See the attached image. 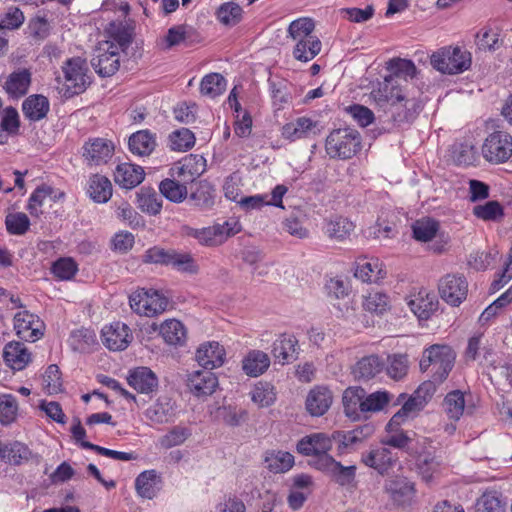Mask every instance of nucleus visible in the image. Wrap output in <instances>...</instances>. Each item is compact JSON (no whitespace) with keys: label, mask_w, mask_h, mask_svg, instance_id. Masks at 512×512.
<instances>
[{"label":"nucleus","mask_w":512,"mask_h":512,"mask_svg":"<svg viewBox=\"0 0 512 512\" xmlns=\"http://www.w3.org/2000/svg\"><path fill=\"white\" fill-rule=\"evenodd\" d=\"M287 37L294 42L292 55L295 60L307 63L322 50V43L315 34V22L308 17L293 20L287 28Z\"/></svg>","instance_id":"obj_1"},{"label":"nucleus","mask_w":512,"mask_h":512,"mask_svg":"<svg viewBox=\"0 0 512 512\" xmlns=\"http://www.w3.org/2000/svg\"><path fill=\"white\" fill-rule=\"evenodd\" d=\"M455 358L449 345L434 344L423 351L419 366L422 372L429 371L434 381L442 383L452 370Z\"/></svg>","instance_id":"obj_2"},{"label":"nucleus","mask_w":512,"mask_h":512,"mask_svg":"<svg viewBox=\"0 0 512 512\" xmlns=\"http://www.w3.org/2000/svg\"><path fill=\"white\" fill-rule=\"evenodd\" d=\"M431 66L438 72L447 75H456L465 72L471 67V53L459 46H444L430 56Z\"/></svg>","instance_id":"obj_3"},{"label":"nucleus","mask_w":512,"mask_h":512,"mask_svg":"<svg viewBox=\"0 0 512 512\" xmlns=\"http://www.w3.org/2000/svg\"><path fill=\"white\" fill-rule=\"evenodd\" d=\"M325 150L330 158L351 159L361 150V135L351 128L335 129L326 138Z\"/></svg>","instance_id":"obj_4"},{"label":"nucleus","mask_w":512,"mask_h":512,"mask_svg":"<svg viewBox=\"0 0 512 512\" xmlns=\"http://www.w3.org/2000/svg\"><path fill=\"white\" fill-rule=\"evenodd\" d=\"M481 153L491 164H502L512 157V135L506 131L496 130L485 138Z\"/></svg>","instance_id":"obj_5"},{"label":"nucleus","mask_w":512,"mask_h":512,"mask_svg":"<svg viewBox=\"0 0 512 512\" xmlns=\"http://www.w3.org/2000/svg\"><path fill=\"white\" fill-rule=\"evenodd\" d=\"M168 299L158 291L141 289L130 296V307L139 315L154 317L166 310Z\"/></svg>","instance_id":"obj_6"},{"label":"nucleus","mask_w":512,"mask_h":512,"mask_svg":"<svg viewBox=\"0 0 512 512\" xmlns=\"http://www.w3.org/2000/svg\"><path fill=\"white\" fill-rule=\"evenodd\" d=\"M240 230L241 225L237 221H225L223 224L193 229L189 235L196 238L202 245L217 246L222 244L228 237L240 232Z\"/></svg>","instance_id":"obj_7"},{"label":"nucleus","mask_w":512,"mask_h":512,"mask_svg":"<svg viewBox=\"0 0 512 512\" xmlns=\"http://www.w3.org/2000/svg\"><path fill=\"white\" fill-rule=\"evenodd\" d=\"M91 65L95 72L101 77L114 75L120 67L118 48L110 41L100 44L95 49Z\"/></svg>","instance_id":"obj_8"},{"label":"nucleus","mask_w":512,"mask_h":512,"mask_svg":"<svg viewBox=\"0 0 512 512\" xmlns=\"http://www.w3.org/2000/svg\"><path fill=\"white\" fill-rule=\"evenodd\" d=\"M332 434L313 433L303 437L297 443V451L305 456H313L309 464L316 469V462L324 456H331L329 451L332 449Z\"/></svg>","instance_id":"obj_9"},{"label":"nucleus","mask_w":512,"mask_h":512,"mask_svg":"<svg viewBox=\"0 0 512 512\" xmlns=\"http://www.w3.org/2000/svg\"><path fill=\"white\" fill-rule=\"evenodd\" d=\"M68 89H73V94H79L86 90L91 83L88 75L89 68L85 59L73 57L68 59L62 67Z\"/></svg>","instance_id":"obj_10"},{"label":"nucleus","mask_w":512,"mask_h":512,"mask_svg":"<svg viewBox=\"0 0 512 512\" xmlns=\"http://www.w3.org/2000/svg\"><path fill=\"white\" fill-rule=\"evenodd\" d=\"M441 298L451 306H459L467 297L468 283L464 276L447 274L439 281Z\"/></svg>","instance_id":"obj_11"},{"label":"nucleus","mask_w":512,"mask_h":512,"mask_svg":"<svg viewBox=\"0 0 512 512\" xmlns=\"http://www.w3.org/2000/svg\"><path fill=\"white\" fill-rule=\"evenodd\" d=\"M316 469L326 474L332 481L340 486H349L355 481L356 466H344L332 456H324V458L316 462Z\"/></svg>","instance_id":"obj_12"},{"label":"nucleus","mask_w":512,"mask_h":512,"mask_svg":"<svg viewBox=\"0 0 512 512\" xmlns=\"http://www.w3.org/2000/svg\"><path fill=\"white\" fill-rule=\"evenodd\" d=\"M321 133L318 121L302 116L284 124L281 128V136L291 142L310 139Z\"/></svg>","instance_id":"obj_13"},{"label":"nucleus","mask_w":512,"mask_h":512,"mask_svg":"<svg viewBox=\"0 0 512 512\" xmlns=\"http://www.w3.org/2000/svg\"><path fill=\"white\" fill-rule=\"evenodd\" d=\"M114 144L104 138L89 139L83 145V158L87 165L99 166L106 164L113 156Z\"/></svg>","instance_id":"obj_14"},{"label":"nucleus","mask_w":512,"mask_h":512,"mask_svg":"<svg viewBox=\"0 0 512 512\" xmlns=\"http://www.w3.org/2000/svg\"><path fill=\"white\" fill-rule=\"evenodd\" d=\"M43 322L38 316L27 310L20 311L14 316V329L17 336L29 342H35L43 336Z\"/></svg>","instance_id":"obj_15"},{"label":"nucleus","mask_w":512,"mask_h":512,"mask_svg":"<svg viewBox=\"0 0 512 512\" xmlns=\"http://www.w3.org/2000/svg\"><path fill=\"white\" fill-rule=\"evenodd\" d=\"M397 453L383 446L373 447L361 454V462L379 474H386L397 462Z\"/></svg>","instance_id":"obj_16"},{"label":"nucleus","mask_w":512,"mask_h":512,"mask_svg":"<svg viewBox=\"0 0 512 512\" xmlns=\"http://www.w3.org/2000/svg\"><path fill=\"white\" fill-rule=\"evenodd\" d=\"M103 344L111 351L125 350L133 339L130 328L121 322H113L101 331Z\"/></svg>","instance_id":"obj_17"},{"label":"nucleus","mask_w":512,"mask_h":512,"mask_svg":"<svg viewBox=\"0 0 512 512\" xmlns=\"http://www.w3.org/2000/svg\"><path fill=\"white\" fill-rule=\"evenodd\" d=\"M225 349L216 341L206 342L200 345L196 351V361L205 370L212 371L224 364Z\"/></svg>","instance_id":"obj_18"},{"label":"nucleus","mask_w":512,"mask_h":512,"mask_svg":"<svg viewBox=\"0 0 512 512\" xmlns=\"http://www.w3.org/2000/svg\"><path fill=\"white\" fill-rule=\"evenodd\" d=\"M187 386L196 397L211 395L218 386V379L212 371L197 370L188 375Z\"/></svg>","instance_id":"obj_19"},{"label":"nucleus","mask_w":512,"mask_h":512,"mask_svg":"<svg viewBox=\"0 0 512 512\" xmlns=\"http://www.w3.org/2000/svg\"><path fill=\"white\" fill-rule=\"evenodd\" d=\"M298 340L294 335L281 334L272 345V355L275 360L285 365L295 361L299 354Z\"/></svg>","instance_id":"obj_20"},{"label":"nucleus","mask_w":512,"mask_h":512,"mask_svg":"<svg viewBox=\"0 0 512 512\" xmlns=\"http://www.w3.org/2000/svg\"><path fill=\"white\" fill-rule=\"evenodd\" d=\"M407 304L420 320H427L437 311L439 302L435 294L422 289L417 294L411 295Z\"/></svg>","instance_id":"obj_21"},{"label":"nucleus","mask_w":512,"mask_h":512,"mask_svg":"<svg viewBox=\"0 0 512 512\" xmlns=\"http://www.w3.org/2000/svg\"><path fill=\"white\" fill-rule=\"evenodd\" d=\"M144 177V169L131 163H121L117 165L114 171L115 183L125 189L138 186L144 180Z\"/></svg>","instance_id":"obj_22"},{"label":"nucleus","mask_w":512,"mask_h":512,"mask_svg":"<svg viewBox=\"0 0 512 512\" xmlns=\"http://www.w3.org/2000/svg\"><path fill=\"white\" fill-rule=\"evenodd\" d=\"M128 384L139 393L148 394L158 387V378L147 367H138L131 371L127 377Z\"/></svg>","instance_id":"obj_23"},{"label":"nucleus","mask_w":512,"mask_h":512,"mask_svg":"<svg viewBox=\"0 0 512 512\" xmlns=\"http://www.w3.org/2000/svg\"><path fill=\"white\" fill-rule=\"evenodd\" d=\"M332 401L331 391L324 386H317L306 398V409L312 416H322L328 411Z\"/></svg>","instance_id":"obj_24"},{"label":"nucleus","mask_w":512,"mask_h":512,"mask_svg":"<svg viewBox=\"0 0 512 512\" xmlns=\"http://www.w3.org/2000/svg\"><path fill=\"white\" fill-rule=\"evenodd\" d=\"M371 97L379 106L389 105L391 111L406 96L400 88L392 84L390 78L385 77L384 82L371 92Z\"/></svg>","instance_id":"obj_25"},{"label":"nucleus","mask_w":512,"mask_h":512,"mask_svg":"<svg viewBox=\"0 0 512 512\" xmlns=\"http://www.w3.org/2000/svg\"><path fill=\"white\" fill-rule=\"evenodd\" d=\"M20 119L17 110L8 106L3 108L0 98V145L6 144L11 136L18 134Z\"/></svg>","instance_id":"obj_26"},{"label":"nucleus","mask_w":512,"mask_h":512,"mask_svg":"<svg viewBox=\"0 0 512 512\" xmlns=\"http://www.w3.org/2000/svg\"><path fill=\"white\" fill-rule=\"evenodd\" d=\"M270 357L261 350H250L242 359V370L249 377H258L270 367Z\"/></svg>","instance_id":"obj_27"},{"label":"nucleus","mask_w":512,"mask_h":512,"mask_svg":"<svg viewBox=\"0 0 512 512\" xmlns=\"http://www.w3.org/2000/svg\"><path fill=\"white\" fill-rule=\"evenodd\" d=\"M5 363L13 370H23L31 361V354L21 342L11 341L3 350Z\"/></svg>","instance_id":"obj_28"},{"label":"nucleus","mask_w":512,"mask_h":512,"mask_svg":"<svg viewBox=\"0 0 512 512\" xmlns=\"http://www.w3.org/2000/svg\"><path fill=\"white\" fill-rule=\"evenodd\" d=\"M354 275L363 282L376 283L385 277L386 271L378 258H363L357 261Z\"/></svg>","instance_id":"obj_29"},{"label":"nucleus","mask_w":512,"mask_h":512,"mask_svg":"<svg viewBox=\"0 0 512 512\" xmlns=\"http://www.w3.org/2000/svg\"><path fill=\"white\" fill-rule=\"evenodd\" d=\"M175 415L174 402L167 396L157 399L146 411L145 416L156 424H164L170 422Z\"/></svg>","instance_id":"obj_30"},{"label":"nucleus","mask_w":512,"mask_h":512,"mask_svg":"<svg viewBox=\"0 0 512 512\" xmlns=\"http://www.w3.org/2000/svg\"><path fill=\"white\" fill-rule=\"evenodd\" d=\"M50 104L43 95H31L22 104V111L26 119L32 122L40 121L47 116Z\"/></svg>","instance_id":"obj_31"},{"label":"nucleus","mask_w":512,"mask_h":512,"mask_svg":"<svg viewBox=\"0 0 512 512\" xmlns=\"http://www.w3.org/2000/svg\"><path fill=\"white\" fill-rule=\"evenodd\" d=\"M385 362L377 355H369L361 358L353 367L352 373L358 380H370L378 375Z\"/></svg>","instance_id":"obj_32"},{"label":"nucleus","mask_w":512,"mask_h":512,"mask_svg":"<svg viewBox=\"0 0 512 512\" xmlns=\"http://www.w3.org/2000/svg\"><path fill=\"white\" fill-rule=\"evenodd\" d=\"M385 489L390 494L392 500L398 505L408 503L414 495L413 483L403 477H397L387 481Z\"/></svg>","instance_id":"obj_33"},{"label":"nucleus","mask_w":512,"mask_h":512,"mask_svg":"<svg viewBox=\"0 0 512 512\" xmlns=\"http://www.w3.org/2000/svg\"><path fill=\"white\" fill-rule=\"evenodd\" d=\"M31 83V74L27 69H22L11 73L4 85L7 94L13 98H19L25 95Z\"/></svg>","instance_id":"obj_34"},{"label":"nucleus","mask_w":512,"mask_h":512,"mask_svg":"<svg viewBox=\"0 0 512 512\" xmlns=\"http://www.w3.org/2000/svg\"><path fill=\"white\" fill-rule=\"evenodd\" d=\"M266 468L273 473H285L294 465V456L282 450H268L264 455Z\"/></svg>","instance_id":"obj_35"},{"label":"nucleus","mask_w":512,"mask_h":512,"mask_svg":"<svg viewBox=\"0 0 512 512\" xmlns=\"http://www.w3.org/2000/svg\"><path fill=\"white\" fill-rule=\"evenodd\" d=\"M88 194L97 203H106L112 196V184L102 175L94 174L88 182Z\"/></svg>","instance_id":"obj_36"},{"label":"nucleus","mask_w":512,"mask_h":512,"mask_svg":"<svg viewBox=\"0 0 512 512\" xmlns=\"http://www.w3.org/2000/svg\"><path fill=\"white\" fill-rule=\"evenodd\" d=\"M129 149L134 155L148 156L156 146V140L148 130H140L129 138Z\"/></svg>","instance_id":"obj_37"},{"label":"nucleus","mask_w":512,"mask_h":512,"mask_svg":"<svg viewBox=\"0 0 512 512\" xmlns=\"http://www.w3.org/2000/svg\"><path fill=\"white\" fill-rule=\"evenodd\" d=\"M365 390L361 387H348L342 397L345 414L350 418L359 417V412L363 413V400Z\"/></svg>","instance_id":"obj_38"},{"label":"nucleus","mask_w":512,"mask_h":512,"mask_svg":"<svg viewBox=\"0 0 512 512\" xmlns=\"http://www.w3.org/2000/svg\"><path fill=\"white\" fill-rule=\"evenodd\" d=\"M421 110L419 100L405 97V100L399 102L390 112L395 122L405 123L413 121Z\"/></svg>","instance_id":"obj_39"},{"label":"nucleus","mask_w":512,"mask_h":512,"mask_svg":"<svg viewBox=\"0 0 512 512\" xmlns=\"http://www.w3.org/2000/svg\"><path fill=\"white\" fill-rule=\"evenodd\" d=\"M159 332L164 341L170 345H182L186 340V329L176 319H169L161 323Z\"/></svg>","instance_id":"obj_40"},{"label":"nucleus","mask_w":512,"mask_h":512,"mask_svg":"<svg viewBox=\"0 0 512 512\" xmlns=\"http://www.w3.org/2000/svg\"><path fill=\"white\" fill-rule=\"evenodd\" d=\"M475 44L480 51L494 52L503 45V39L497 28L487 26L476 34Z\"/></svg>","instance_id":"obj_41"},{"label":"nucleus","mask_w":512,"mask_h":512,"mask_svg":"<svg viewBox=\"0 0 512 512\" xmlns=\"http://www.w3.org/2000/svg\"><path fill=\"white\" fill-rule=\"evenodd\" d=\"M425 406L414 393L409 399L402 405L399 411H397L392 418L389 420V428L392 426L402 425L408 418L416 415Z\"/></svg>","instance_id":"obj_42"},{"label":"nucleus","mask_w":512,"mask_h":512,"mask_svg":"<svg viewBox=\"0 0 512 512\" xmlns=\"http://www.w3.org/2000/svg\"><path fill=\"white\" fill-rule=\"evenodd\" d=\"M108 34L118 50L125 51L132 42L133 28L126 23L112 22L109 25Z\"/></svg>","instance_id":"obj_43"},{"label":"nucleus","mask_w":512,"mask_h":512,"mask_svg":"<svg viewBox=\"0 0 512 512\" xmlns=\"http://www.w3.org/2000/svg\"><path fill=\"white\" fill-rule=\"evenodd\" d=\"M387 70L390 71V75L387 77L391 79V82L397 78L412 79L417 74V68L413 61L402 58L391 59L387 63Z\"/></svg>","instance_id":"obj_44"},{"label":"nucleus","mask_w":512,"mask_h":512,"mask_svg":"<svg viewBox=\"0 0 512 512\" xmlns=\"http://www.w3.org/2000/svg\"><path fill=\"white\" fill-rule=\"evenodd\" d=\"M157 473L155 470H147L140 473L135 480V488L139 496L152 499L157 494Z\"/></svg>","instance_id":"obj_45"},{"label":"nucleus","mask_w":512,"mask_h":512,"mask_svg":"<svg viewBox=\"0 0 512 512\" xmlns=\"http://www.w3.org/2000/svg\"><path fill=\"white\" fill-rule=\"evenodd\" d=\"M137 204L142 212L157 215L162 209V198L152 189H141L137 194Z\"/></svg>","instance_id":"obj_46"},{"label":"nucleus","mask_w":512,"mask_h":512,"mask_svg":"<svg viewBox=\"0 0 512 512\" xmlns=\"http://www.w3.org/2000/svg\"><path fill=\"white\" fill-rule=\"evenodd\" d=\"M192 435L188 427L177 425L168 430V432L161 436L158 444L163 449H171L173 447L182 445Z\"/></svg>","instance_id":"obj_47"},{"label":"nucleus","mask_w":512,"mask_h":512,"mask_svg":"<svg viewBox=\"0 0 512 512\" xmlns=\"http://www.w3.org/2000/svg\"><path fill=\"white\" fill-rule=\"evenodd\" d=\"M250 395L251 400L259 407L271 406L276 400L275 387L271 383L265 381H260L255 384Z\"/></svg>","instance_id":"obj_48"},{"label":"nucleus","mask_w":512,"mask_h":512,"mask_svg":"<svg viewBox=\"0 0 512 512\" xmlns=\"http://www.w3.org/2000/svg\"><path fill=\"white\" fill-rule=\"evenodd\" d=\"M354 230V224L344 217H335L326 222L325 233L331 239L343 240Z\"/></svg>","instance_id":"obj_49"},{"label":"nucleus","mask_w":512,"mask_h":512,"mask_svg":"<svg viewBox=\"0 0 512 512\" xmlns=\"http://www.w3.org/2000/svg\"><path fill=\"white\" fill-rule=\"evenodd\" d=\"M159 190L162 196L171 202L180 203L188 194L187 187L175 179L166 178L159 184Z\"/></svg>","instance_id":"obj_50"},{"label":"nucleus","mask_w":512,"mask_h":512,"mask_svg":"<svg viewBox=\"0 0 512 512\" xmlns=\"http://www.w3.org/2000/svg\"><path fill=\"white\" fill-rule=\"evenodd\" d=\"M215 189L207 181H201L197 184L195 191L190 195L194 205L200 209H210L214 205Z\"/></svg>","instance_id":"obj_51"},{"label":"nucleus","mask_w":512,"mask_h":512,"mask_svg":"<svg viewBox=\"0 0 512 512\" xmlns=\"http://www.w3.org/2000/svg\"><path fill=\"white\" fill-rule=\"evenodd\" d=\"M442 465V458L431 453L420 455L417 463L418 471L426 482L432 479L433 475L441 469Z\"/></svg>","instance_id":"obj_52"},{"label":"nucleus","mask_w":512,"mask_h":512,"mask_svg":"<svg viewBox=\"0 0 512 512\" xmlns=\"http://www.w3.org/2000/svg\"><path fill=\"white\" fill-rule=\"evenodd\" d=\"M439 230V223L431 218H422L412 225L413 236L417 241H431Z\"/></svg>","instance_id":"obj_53"},{"label":"nucleus","mask_w":512,"mask_h":512,"mask_svg":"<svg viewBox=\"0 0 512 512\" xmlns=\"http://www.w3.org/2000/svg\"><path fill=\"white\" fill-rule=\"evenodd\" d=\"M443 406L450 419L459 420L465 408L464 394L459 390L448 393L444 399Z\"/></svg>","instance_id":"obj_54"},{"label":"nucleus","mask_w":512,"mask_h":512,"mask_svg":"<svg viewBox=\"0 0 512 512\" xmlns=\"http://www.w3.org/2000/svg\"><path fill=\"white\" fill-rule=\"evenodd\" d=\"M226 89V80L219 73L206 75L200 84V91L203 95L215 98L221 95Z\"/></svg>","instance_id":"obj_55"},{"label":"nucleus","mask_w":512,"mask_h":512,"mask_svg":"<svg viewBox=\"0 0 512 512\" xmlns=\"http://www.w3.org/2000/svg\"><path fill=\"white\" fill-rule=\"evenodd\" d=\"M400 426L397 425L389 428V422L387 423V435L381 440L382 445L404 449L411 443V437L404 430L400 429Z\"/></svg>","instance_id":"obj_56"},{"label":"nucleus","mask_w":512,"mask_h":512,"mask_svg":"<svg viewBox=\"0 0 512 512\" xmlns=\"http://www.w3.org/2000/svg\"><path fill=\"white\" fill-rule=\"evenodd\" d=\"M96 343L95 333L89 329L81 328L73 331L69 344L74 351L85 352Z\"/></svg>","instance_id":"obj_57"},{"label":"nucleus","mask_w":512,"mask_h":512,"mask_svg":"<svg viewBox=\"0 0 512 512\" xmlns=\"http://www.w3.org/2000/svg\"><path fill=\"white\" fill-rule=\"evenodd\" d=\"M195 144V136L192 131L182 128L169 135V147L174 151L185 152Z\"/></svg>","instance_id":"obj_58"},{"label":"nucleus","mask_w":512,"mask_h":512,"mask_svg":"<svg viewBox=\"0 0 512 512\" xmlns=\"http://www.w3.org/2000/svg\"><path fill=\"white\" fill-rule=\"evenodd\" d=\"M242 8L235 2L223 3L216 12L217 19L226 26L238 24L242 18Z\"/></svg>","instance_id":"obj_59"},{"label":"nucleus","mask_w":512,"mask_h":512,"mask_svg":"<svg viewBox=\"0 0 512 512\" xmlns=\"http://www.w3.org/2000/svg\"><path fill=\"white\" fill-rule=\"evenodd\" d=\"M409 369L408 357L405 354H393L387 357V374L394 380L402 379Z\"/></svg>","instance_id":"obj_60"},{"label":"nucleus","mask_w":512,"mask_h":512,"mask_svg":"<svg viewBox=\"0 0 512 512\" xmlns=\"http://www.w3.org/2000/svg\"><path fill=\"white\" fill-rule=\"evenodd\" d=\"M391 399L392 395L387 391H376L368 395L365 394L363 400V413L379 412L389 404Z\"/></svg>","instance_id":"obj_61"},{"label":"nucleus","mask_w":512,"mask_h":512,"mask_svg":"<svg viewBox=\"0 0 512 512\" xmlns=\"http://www.w3.org/2000/svg\"><path fill=\"white\" fill-rule=\"evenodd\" d=\"M363 307L366 311L383 314L389 308V297L380 291H371L365 296Z\"/></svg>","instance_id":"obj_62"},{"label":"nucleus","mask_w":512,"mask_h":512,"mask_svg":"<svg viewBox=\"0 0 512 512\" xmlns=\"http://www.w3.org/2000/svg\"><path fill=\"white\" fill-rule=\"evenodd\" d=\"M31 454L28 446L21 442L6 443V463L20 465L24 461H28Z\"/></svg>","instance_id":"obj_63"},{"label":"nucleus","mask_w":512,"mask_h":512,"mask_svg":"<svg viewBox=\"0 0 512 512\" xmlns=\"http://www.w3.org/2000/svg\"><path fill=\"white\" fill-rule=\"evenodd\" d=\"M475 512H504V505L496 492H486L477 500Z\"/></svg>","instance_id":"obj_64"}]
</instances>
